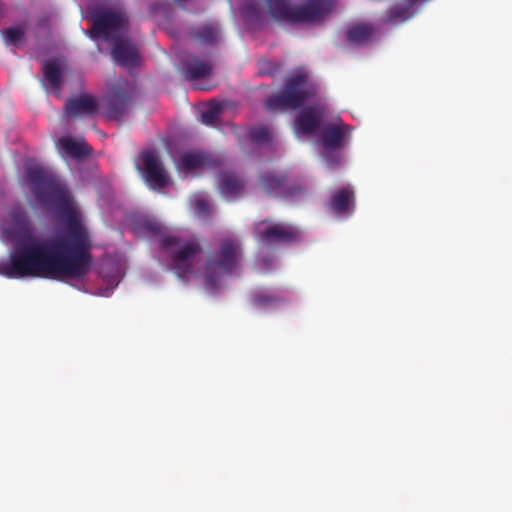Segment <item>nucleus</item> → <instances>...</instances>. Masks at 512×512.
Masks as SVG:
<instances>
[{
	"mask_svg": "<svg viewBox=\"0 0 512 512\" xmlns=\"http://www.w3.org/2000/svg\"><path fill=\"white\" fill-rule=\"evenodd\" d=\"M412 7L406 3L405 5H396L387 13V21L390 23H402L413 16Z\"/></svg>",
	"mask_w": 512,
	"mask_h": 512,
	"instance_id": "obj_25",
	"label": "nucleus"
},
{
	"mask_svg": "<svg viewBox=\"0 0 512 512\" xmlns=\"http://www.w3.org/2000/svg\"><path fill=\"white\" fill-rule=\"evenodd\" d=\"M328 208L335 214L341 215L353 209L354 191L350 186L342 187L335 191L329 202Z\"/></svg>",
	"mask_w": 512,
	"mask_h": 512,
	"instance_id": "obj_16",
	"label": "nucleus"
},
{
	"mask_svg": "<svg viewBox=\"0 0 512 512\" xmlns=\"http://www.w3.org/2000/svg\"><path fill=\"white\" fill-rule=\"evenodd\" d=\"M265 3L275 21L289 24L322 22L335 7V0H265Z\"/></svg>",
	"mask_w": 512,
	"mask_h": 512,
	"instance_id": "obj_2",
	"label": "nucleus"
},
{
	"mask_svg": "<svg viewBox=\"0 0 512 512\" xmlns=\"http://www.w3.org/2000/svg\"><path fill=\"white\" fill-rule=\"evenodd\" d=\"M259 185L269 196L282 199H297L303 197L307 190L300 183H288L286 175L274 171L259 174Z\"/></svg>",
	"mask_w": 512,
	"mask_h": 512,
	"instance_id": "obj_7",
	"label": "nucleus"
},
{
	"mask_svg": "<svg viewBox=\"0 0 512 512\" xmlns=\"http://www.w3.org/2000/svg\"><path fill=\"white\" fill-rule=\"evenodd\" d=\"M326 113L324 105H310L304 107L295 119L296 128L304 134H313L322 128V119Z\"/></svg>",
	"mask_w": 512,
	"mask_h": 512,
	"instance_id": "obj_11",
	"label": "nucleus"
},
{
	"mask_svg": "<svg viewBox=\"0 0 512 512\" xmlns=\"http://www.w3.org/2000/svg\"><path fill=\"white\" fill-rule=\"evenodd\" d=\"M217 186L222 196L234 198L243 193L246 182L236 172L225 170L219 173Z\"/></svg>",
	"mask_w": 512,
	"mask_h": 512,
	"instance_id": "obj_15",
	"label": "nucleus"
},
{
	"mask_svg": "<svg viewBox=\"0 0 512 512\" xmlns=\"http://www.w3.org/2000/svg\"><path fill=\"white\" fill-rule=\"evenodd\" d=\"M326 160L330 165H338L339 164V157L336 156L334 158H330L328 155L326 156Z\"/></svg>",
	"mask_w": 512,
	"mask_h": 512,
	"instance_id": "obj_32",
	"label": "nucleus"
},
{
	"mask_svg": "<svg viewBox=\"0 0 512 512\" xmlns=\"http://www.w3.org/2000/svg\"><path fill=\"white\" fill-rule=\"evenodd\" d=\"M175 2L181 6V7H184L185 6V3L187 2V0H175Z\"/></svg>",
	"mask_w": 512,
	"mask_h": 512,
	"instance_id": "obj_33",
	"label": "nucleus"
},
{
	"mask_svg": "<svg viewBox=\"0 0 512 512\" xmlns=\"http://www.w3.org/2000/svg\"><path fill=\"white\" fill-rule=\"evenodd\" d=\"M143 227H144V229L148 233H151L152 235H155V236L159 237V245L160 246H161V238H162V236L169 235L168 233L164 232L163 225L160 224L157 221H154V220H147V221H145Z\"/></svg>",
	"mask_w": 512,
	"mask_h": 512,
	"instance_id": "obj_29",
	"label": "nucleus"
},
{
	"mask_svg": "<svg viewBox=\"0 0 512 512\" xmlns=\"http://www.w3.org/2000/svg\"><path fill=\"white\" fill-rule=\"evenodd\" d=\"M194 210L199 216H208L210 214V204L205 198H197L194 202Z\"/></svg>",
	"mask_w": 512,
	"mask_h": 512,
	"instance_id": "obj_30",
	"label": "nucleus"
},
{
	"mask_svg": "<svg viewBox=\"0 0 512 512\" xmlns=\"http://www.w3.org/2000/svg\"><path fill=\"white\" fill-rule=\"evenodd\" d=\"M26 178L36 201L58 211L65 224L60 238L35 236L25 213H14V225L6 228L13 243L9 262L0 272L9 278H44L58 281L81 280L91 270L90 236L75 211L66 185L39 165L26 168Z\"/></svg>",
	"mask_w": 512,
	"mask_h": 512,
	"instance_id": "obj_1",
	"label": "nucleus"
},
{
	"mask_svg": "<svg viewBox=\"0 0 512 512\" xmlns=\"http://www.w3.org/2000/svg\"><path fill=\"white\" fill-rule=\"evenodd\" d=\"M93 22L91 34L93 37H102L108 40L114 34H120L125 31L128 20L124 14L113 11L112 9H102L92 12Z\"/></svg>",
	"mask_w": 512,
	"mask_h": 512,
	"instance_id": "obj_8",
	"label": "nucleus"
},
{
	"mask_svg": "<svg viewBox=\"0 0 512 512\" xmlns=\"http://www.w3.org/2000/svg\"><path fill=\"white\" fill-rule=\"evenodd\" d=\"M25 37V28L22 26H13L3 32V38L6 45H19Z\"/></svg>",
	"mask_w": 512,
	"mask_h": 512,
	"instance_id": "obj_26",
	"label": "nucleus"
},
{
	"mask_svg": "<svg viewBox=\"0 0 512 512\" xmlns=\"http://www.w3.org/2000/svg\"><path fill=\"white\" fill-rule=\"evenodd\" d=\"M57 146L73 159H82L92 153V148L85 141L75 140L69 136L59 138Z\"/></svg>",
	"mask_w": 512,
	"mask_h": 512,
	"instance_id": "obj_17",
	"label": "nucleus"
},
{
	"mask_svg": "<svg viewBox=\"0 0 512 512\" xmlns=\"http://www.w3.org/2000/svg\"><path fill=\"white\" fill-rule=\"evenodd\" d=\"M222 111V103L211 100L207 108L201 113L202 122L206 125H215L219 121Z\"/></svg>",
	"mask_w": 512,
	"mask_h": 512,
	"instance_id": "obj_24",
	"label": "nucleus"
},
{
	"mask_svg": "<svg viewBox=\"0 0 512 512\" xmlns=\"http://www.w3.org/2000/svg\"><path fill=\"white\" fill-rule=\"evenodd\" d=\"M350 133L346 124H327L320 129V141L327 153L335 152L344 146L345 137Z\"/></svg>",
	"mask_w": 512,
	"mask_h": 512,
	"instance_id": "obj_12",
	"label": "nucleus"
},
{
	"mask_svg": "<svg viewBox=\"0 0 512 512\" xmlns=\"http://www.w3.org/2000/svg\"><path fill=\"white\" fill-rule=\"evenodd\" d=\"M136 93L135 85L124 78L118 79L111 85L104 98L107 118L120 120L128 111Z\"/></svg>",
	"mask_w": 512,
	"mask_h": 512,
	"instance_id": "obj_6",
	"label": "nucleus"
},
{
	"mask_svg": "<svg viewBox=\"0 0 512 512\" xmlns=\"http://www.w3.org/2000/svg\"><path fill=\"white\" fill-rule=\"evenodd\" d=\"M97 111V99L89 94L71 97L65 103V113L72 117L92 116Z\"/></svg>",
	"mask_w": 512,
	"mask_h": 512,
	"instance_id": "obj_13",
	"label": "nucleus"
},
{
	"mask_svg": "<svg viewBox=\"0 0 512 512\" xmlns=\"http://www.w3.org/2000/svg\"><path fill=\"white\" fill-rule=\"evenodd\" d=\"M192 36L198 42L203 44H214L218 39L219 31L217 27L212 24H205L200 27L194 28Z\"/></svg>",
	"mask_w": 512,
	"mask_h": 512,
	"instance_id": "obj_23",
	"label": "nucleus"
},
{
	"mask_svg": "<svg viewBox=\"0 0 512 512\" xmlns=\"http://www.w3.org/2000/svg\"><path fill=\"white\" fill-rule=\"evenodd\" d=\"M111 54L116 63L125 68L135 67L139 63V56L135 45L125 39H115Z\"/></svg>",
	"mask_w": 512,
	"mask_h": 512,
	"instance_id": "obj_14",
	"label": "nucleus"
},
{
	"mask_svg": "<svg viewBox=\"0 0 512 512\" xmlns=\"http://www.w3.org/2000/svg\"><path fill=\"white\" fill-rule=\"evenodd\" d=\"M242 247L238 240L225 238L219 243L218 250L211 254L206 262V281L213 283L211 273H230L239 266Z\"/></svg>",
	"mask_w": 512,
	"mask_h": 512,
	"instance_id": "obj_5",
	"label": "nucleus"
},
{
	"mask_svg": "<svg viewBox=\"0 0 512 512\" xmlns=\"http://www.w3.org/2000/svg\"><path fill=\"white\" fill-rule=\"evenodd\" d=\"M42 70L44 79L50 86L59 89L62 85V70L59 64L54 60L47 61L44 63Z\"/></svg>",
	"mask_w": 512,
	"mask_h": 512,
	"instance_id": "obj_22",
	"label": "nucleus"
},
{
	"mask_svg": "<svg viewBox=\"0 0 512 512\" xmlns=\"http://www.w3.org/2000/svg\"><path fill=\"white\" fill-rule=\"evenodd\" d=\"M137 167L145 181L154 190H160L168 185L169 177L163 167L159 153L155 150L143 151L139 156Z\"/></svg>",
	"mask_w": 512,
	"mask_h": 512,
	"instance_id": "obj_9",
	"label": "nucleus"
},
{
	"mask_svg": "<svg viewBox=\"0 0 512 512\" xmlns=\"http://www.w3.org/2000/svg\"><path fill=\"white\" fill-rule=\"evenodd\" d=\"M314 93V89L308 87L307 75L298 73L287 78L280 93L270 96L265 102V107L271 112L296 110Z\"/></svg>",
	"mask_w": 512,
	"mask_h": 512,
	"instance_id": "obj_3",
	"label": "nucleus"
},
{
	"mask_svg": "<svg viewBox=\"0 0 512 512\" xmlns=\"http://www.w3.org/2000/svg\"><path fill=\"white\" fill-rule=\"evenodd\" d=\"M264 222L256 223L255 237L266 245L277 243H291L300 238V232L293 226L285 224H273L263 227Z\"/></svg>",
	"mask_w": 512,
	"mask_h": 512,
	"instance_id": "obj_10",
	"label": "nucleus"
},
{
	"mask_svg": "<svg viewBox=\"0 0 512 512\" xmlns=\"http://www.w3.org/2000/svg\"><path fill=\"white\" fill-rule=\"evenodd\" d=\"M283 301V297L272 294L267 290L257 291L251 296L253 306L260 309L274 307Z\"/></svg>",
	"mask_w": 512,
	"mask_h": 512,
	"instance_id": "obj_20",
	"label": "nucleus"
},
{
	"mask_svg": "<svg viewBox=\"0 0 512 512\" xmlns=\"http://www.w3.org/2000/svg\"><path fill=\"white\" fill-rule=\"evenodd\" d=\"M206 162L207 157L203 153L185 152L180 155L178 165L186 171H191L204 166Z\"/></svg>",
	"mask_w": 512,
	"mask_h": 512,
	"instance_id": "obj_21",
	"label": "nucleus"
},
{
	"mask_svg": "<svg viewBox=\"0 0 512 512\" xmlns=\"http://www.w3.org/2000/svg\"><path fill=\"white\" fill-rule=\"evenodd\" d=\"M374 33L373 27L369 24H357L347 30L349 42L360 45L368 42Z\"/></svg>",
	"mask_w": 512,
	"mask_h": 512,
	"instance_id": "obj_19",
	"label": "nucleus"
},
{
	"mask_svg": "<svg viewBox=\"0 0 512 512\" xmlns=\"http://www.w3.org/2000/svg\"><path fill=\"white\" fill-rule=\"evenodd\" d=\"M212 70L213 66L210 61L193 57L185 62L183 74L186 80L192 81L209 76Z\"/></svg>",
	"mask_w": 512,
	"mask_h": 512,
	"instance_id": "obj_18",
	"label": "nucleus"
},
{
	"mask_svg": "<svg viewBox=\"0 0 512 512\" xmlns=\"http://www.w3.org/2000/svg\"><path fill=\"white\" fill-rule=\"evenodd\" d=\"M242 12L248 20H260L262 16L261 6L256 1L247 2Z\"/></svg>",
	"mask_w": 512,
	"mask_h": 512,
	"instance_id": "obj_28",
	"label": "nucleus"
},
{
	"mask_svg": "<svg viewBox=\"0 0 512 512\" xmlns=\"http://www.w3.org/2000/svg\"><path fill=\"white\" fill-rule=\"evenodd\" d=\"M249 137L256 143H265L271 139V132L265 126L254 127L249 130Z\"/></svg>",
	"mask_w": 512,
	"mask_h": 512,
	"instance_id": "obj_27",
	"label": "nucleus"
},
{
	"mask_svg": "<svg viewBox=\"0 0 512 512\" xmlns=\"http://www.w3.org/2000/svg\"><path fill=\"white\" fill-rule=\"evenodd\" d=\"M277 72V68L276 67H272V68H269V69H261V73L262 74H268V75H271V76H274Z\"/></svg>",
	"mask_w": 512,
	"mask_h": 512,
	"instance_id": "obj_31",
	"label": "nucleus"
},
{
	"mask_svg": "<svg viewBox=\"0 0 512 512\" xmlns=\"http://www.w3.org/2000/svg\"><path fill=\"white\" fill-rule=\"evenodd\" d=\"M161 249L169 253L171 268L179 278H185L194 271L195 262L202 252L198 241H183L176 235L162 236Z\"/></svg>",
	"mask_w": 512,
	"mask_h": 512,
	"instance_id": "obj_4",
	"label": "nucleus"
}]
</instances>
